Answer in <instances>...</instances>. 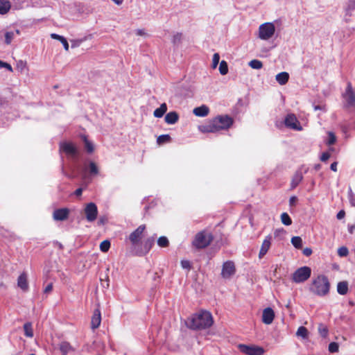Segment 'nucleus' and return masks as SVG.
<instances>
[{"label":"nucleus","instance_id":"obj_56","mask_svg":"<svg viewBox=\"0 0 355 355\" xmlns=\"http://www.w3.org/2000/svg\"><path fill=\"white\" fill-rule=\"evenodd\" d=\"M83 193V189L82 188H78L77 189L75 192H74V194L76 196H80Z\"/></svg>","mask_w":355,"mask_h":355},{"label":"nucleus","instance_id":"obj_7","mask_svg":"<svg viewBox=\"0 0 355 355\" xmlns=\"http://www.w3.org/2000/svg\"><path fill=\"white\" fill-rule=\"evenodd\" d=\"M275 31V25L267 22L261 24L259 28V37L261 40H267L272 37Z\"/></svg>","mask_w":355,"mask_h":355},{"label":"nucleus","instance_id":"obj_52","mask_svg":"<svg viewBox=\"0 0 355 355\" xmlns=\"http://www.w3.org/2000/svg\"><path fill=\"white\" fill-rule=\"evenodd\" d=\"M53 290V284H49L44 288V293H49L51 292Z\"/></svg>","mask_w":355,"mask_h":355},{"label":"nucleus","instance_id":"obj_61","mask_svg":"<svg viewBox=\"0 0 355 355\" xmlns=\"http://www.w3.org/2000/svg\"><path fill=\"white\" fill-rule=\"evenodd\" d=\"M99 223H101V224H104V223H105V220H104V219H103V218H100V220H99Z\"/></svg>","mask_w":355,"mask_h":355},{"label":"nucleus","instance_id":"obj_14","mask_svg":"<svg viewBox=\"0 0 355 355\" xmlns=\"http://www.w3.org/2000/svg\"><path fill=\"white\" fill-rule=\"evenodd\" d=\"M61 150L67 155L73 157L77 156L78 151L77 148L71 142H64L60 145Z\"/></svg>","mask_w":355,"mask_h":355},{"label":"nucleus","instance_id":"obj_49","mask_svg":"<svg viewBox=\"0 0 355 355\" xmlns=\"http://www.w3.org/2000/svg\"><path fill=\"white\" fill-rule=\"evenodd\" d=\"M181 266L187 270H190L191 268V263L188 260H182L181 261Z\"/></svg>","mask_w":355,"mask_h":355},{"label":"nucleus","instance_id":"obj_53","mask_svg":"<svg viewBox=\"0 0 355 355\" xmlns=\"http://www.w3.org/2000/svg\"><path fill=\"white\" fill-rule=\"evenodd\" d=\"M51 37L52 39H54V40H57L58 41H61V40L64 37L62 35H58L56 33H51Z\"/></svg>","mask_w":355,"mask_h":355},{"label":"nucleus","instance_id":"obj_23","mask_svg":"<svg viewBox=\"0 0 355 355\" xmlns=\"http://www.w3.org/2000/svg\"><path fill=\"white\" fill-rule=\"evenodd\" d=\"M85 171H88L91 176H96L99 174V168L97 164L93 161L88 163L87 166L85 167Z\"/></svg>","mask_w":355,"mask_h":355},{"label":"nucleus","instance_id":"obj_19","mask_svg":"<svg viewBox=\"0 0 355 355\" xmlns=\"http://www.w3.org/2000/svg\"><path fill=\"white\" fill-rule=\"evenodd\" d=\"M101 322V315L98 309H96L94 311L93 315L91 320V327L92 329H97Z\"/></svg>","mask_w":355,"mask_h":355},{"label":"nucleus","instance_id":"obj_62","mask_svg":"<svg viewBox=\"0 0 355 355\" xmlns=\"http://www.w3.org/2000/svg\"><path fill=\"white\" fill-rule=\"evenodd\" d=\"M77 46V44H76V42H75V41H73V42H72V45H71V46H72V47H75V46Z\"/></svg>","mask_w":355,"mask_h":355},{"label":"nucleus","instance_id":"obj_34","mask_svg":"<svg viewBox=\"0 0 355 355\" xmlns=\"http://www.w3.org/2000/svg\"><path fill=\"white\" fill-rule=\"evenodd\" d=\"M318 332L322 338H327L329 334V330L326 325L321 323L318 326Z\"/></svg>","mask_w":355,"mask_h":355},{"label":"nucleus","instance_id":"obj_28","mask_svg":"<svg viewBox=\"0 0 355 355\" xmlns=\"http://www.w3.org/2000/svg\"><path fill=\"white\" fill-rule=\"evenodd\" d=\"M11 4L8 0H0V14L5 15L10 9Z\"/></svg>","mask_w":355,"mask_h":355},{"label":"nucleus","instance_id":"obj_40","mask_svg":"<svg viewBox=\"0 0 355 355\" xmlns=\"http://www.w3.org/2000/svg\"><path fill=\"white\" fill-rule=\"evenodd\" d=\"M15 32H12V31H8L5 33V43L6 44H10V43L12 42V40L14 39L15 37Z\"/></svg>","mask_w":355,"mask_h":355},{"label":"nucleus","instance_id":"obj_37","mask_svg":"<svg viewBox=\"0 0 355 355\" xmlns=\"http://www.w3.org/2000/svg\"><path fill=\"white\" fill-rule=\"evenodd\" d=\"M296 334L303 338H306L308 337V329L305 327L301 326L297 329Z\"/></svg>","mask_w":355,"mask_h":355},{"label":"nucleus","instance_id":"obj_54","mask_svg":"<svg viewBox=\"0 0 355 355\" xmlns=\"http://www.w3.org/2000/svg\"><path fill=\"white\" fill-rule=\"evenodd\" d=\"M345 216V211L344 210H340L336 215V218L338 220L343 219Z\"/></svg>","mask_w":355,"mask_h":355},{"label":"nucleus","instance_id":"obj_11","mask_svg":"<svg viewBox=\"0 0 355 355\" xmlns=\"http://www.w3.org/2000/svg\"><path fill=\"white\" fill-rule=\"evenodd\" d=\"M236 268L234 263L232 261H227L223 263L221 271V276L225 279H229L234 275Z\"/></svg>","mask_w":355,"mask_h":355},{"label":"nucleus","instance_id":"obj_48","mask_svg":"<svg viewBox=\"0 0 355 355\" xmlns=\"http://www.w3.org/2000/svg\"><path fill=\"white\" fill-rule=\"evenodd\" d=\"M331 157V154L329 152H324L322 153L320 159V161L324 162H327Z\"/></svg>","mask_w":355,"mask_h":355},{"label":"nucleus","instance_id":"obj_39","mask_svg":"<svg viewBox=\"0 0 355 355\" xmlns=\"http://www.w3.org/2000/svg\"><path fill=\"white\" fill-rule=\"evenodd\" d=\"M249 66L254 69H259L262 68L263 64L259 60H252L249 62Z\"/></svg>","mask_w":355,"mask_h":355},{"label":"nucleus","instance_id":"obj_46","mask_svg":"<svg viewBox=\"0 0 355 355\" xmlns=\"http://www.w3.org/2000/svg\"><path fill=\"white\" fill-rule=\"evenodd\" d=\"M181 40H182V33H178L173 36L172 42L174 44H179L181 42Z\"/></svg>","mask_w":355,"mask_h":355},{"label":"nucleus","instance_id":"obj_13","mask_svg":"<svg viewBox=\"0 0 355 355\" xmlns=\"http://www.w3.org/2000/svg\"><path fill=\"white\" fill-rule=\"evenodd\" d=\"M284 123L286 126L288 128L297 130H302V127L300 126V123L294 114H288L285 118Z\"/></svg>","mask_w":355,"mask_h":355},{"label":"nucleus","instance_id":"obj_2","mask_svg":"<svg viewBox=\"0 0 355 355\" xmlns=\"http://www.w3.org/2000/svg\"><path fill=\"white\" fill-rule=\"evenodd\" d=\"M213 323L211 313L209 311L201 310L188 318L187 325L193 330H202L209 328Z\"/></svg>","mask_w":355,"mask_h":355},{"label":"nucleus","instance_id":"obj_8","mask_svg":"<svg viewBox=\"0 0 355 355\" xmlns=\"http://www.w3.org/2000/svg\"><path fill=\"white\" fill-rule=\"evenodd\" d=\"M238 348L242 353L246 355H263L264 354L263 347L254 345L239 344Z\"/></svg>","mask_w":355,"mask_h":355},{"label":"nucleus","instance_id":"obj_41","mask_svg":"<svg viewBox=\"0 0 355 355\" xmlns=\"http://www.w3.org/2000/svg\"><path fill=\"white\" fill-rule=\"evenodd\" d=\"M336 141V137L333 132H328V139L326 144L328 146L333 145Z\"/></svg>","mask_w":355,"mask_h":355},{"label":"nucleus","instance_id":"obj_63","mask_svg":"<svg viewBox=\"0 0 355 355\" xmlns=\"http://www.w3.org/2000/svg\"><path fill=\"white\" fill-rule=\"evenodd\" d=\"M15 33H16L17 35H20V31L19 29H17L15 31Z\"/></svg>","mask_w":355,"mask_h":355},{"label":"nucleus","instance_id":"obj_9","mask_svg":"<svg viewBox=\"0 0 355 355\" xmlns=\"http://www.w3.org/2000/svg\"><path fill=\"white\" fill-rule=\"evenodd\" d=\"M146 228V225H141L129 235L128 239L132 245L139 244L144 235Z\"/></svg>","mask_w":355,"mask_h":355},{"label":"nucleus","instance_id":"obj_22","mask_svg":"<svg viewBox=\"0 0 355 355\" xmlns=\"http://www.w3.org/2000/svg\"><path fill=\"white\" fill-rule=\"evenodd\" d=\"M193 113L197 116L204 117L209 114V108L207 105H202L194 108Z\"/></svg>","mask_w":355,"mask_h":355},{"label":"nucleus","instance_id":"obj_58","mask_svg":"<svg viewBox=\"0 0 355 355\" xmlns=\"http://www.w3.org/2000/svg\"><path fill=\"white\" fill-rule=\"evenodd\" d=\"M296 200L297 198L295 196H292L289 200L290 204L293 205Z\"/></svg>","mask_w":355,"mask_h":355},{"label":"nucleus","instance_id":"obj_24","mask_svg":"<svg viewBox=\"0 0 355 355\" xmlns=\"http://www.w3.org/2000/svg\"><path fill=\"white\" fill-rule=\"evenodd\" d=\"M178 119L179 115L175 111L167 113L164 117V121L167 124H175Z\"/></svg>","mask_w":355,"mask_h":355},{"label":"nucleus","instance_id":"obj_35","mask_svg":"<svg viewBox=\"0 0 355 355\" xmlns=\"http://www.w3.org/2000/svg\"><path fill=\"white\" fill-rule=\"evenodd\" d=\"M157 245L161 248H166L169 245L168 239L167 237L162 236L157 239Z\"/></svg>","mask_w":355,"mask_h":355},{"label":"nucleus","instance_id":"obj_21","mask_svg":"<svg viewBox=\"0 0 355 355\" xmlns=\"http://www.w3.org/2000/svg\"><path fill=\"white\" fill-rule=\"evenodd\" d=\"M59 349L62 355H67L68 353L75 351V349L67 341H62L59 344Z\"/></svg>","mask_w":355,"mask_h":355},{"label":"nucleus","instance_id":"obj_5","mask_svg":"<svg viewBox=\"0 0 355 355\" xmlns=\"http://www.w3.org/2000/svg\"><path fill=\"white\" fill-rule=\"evenodd\" d=\"M311 275V269L309 266H302L297 268L292 275V281L300 284L306 282Z\"/></svg>","mask_w":355,"mask_h":355},{"label":"nucleus","instance_id":"obj_44","mask_svg":"<svg viewBox=\"0 0 355 355\" xmlns=\"http://www.w3.org/2000/svg\"><path fill=\"white\" fill-rule=\"evenodd\" d=\"M348 198L352 206L355 207V195L352 192V189H349L348 192Z\"/></svg>","mask_w":355,"mask_h":355},{"label":"nucleus","instance_id":"obj_18","mask_svg":"<svg viewBox=\"0 0 355 355\" xmlns=\"http://www.w3.org/2000/svg\"><path fill=\"white\" fill-rule=\"evenodd\" d=\"M17 286L24 292H26L28 290V277L26 272H22L17 278Z\"/></svg>","mask_w":355,"mask_h":355},{"label":"nucleus","instance_id":"obj_10","mask_svg":"<svg viewBox=\"0 0 355 355\" xmlns=\"http://www.w3.org/2000/svg\"><path fill=\"white\" fill-rule=\"evenodd\" d=\"M84 211L86 218L89 222H93L96 219L98 216V208L95 203H88Z\"/></svg>","mask_w":355,"mask_h":355},{"label":"nucleus","instance_id":"obj_29","mask_svg":"<svg viewBox=\"0 0 355 355\" xmlns=\"http://www.w3.org/2000/svg\"><path fill=\"white\" fill-rule=\"evenodd\" d=\"M81 138L85 144V148L88 153H92L94 151L93 144L89 141L87 137L85 135H81Z\"/></svg>","mask_w":355,"mask_h":355},{"label":"nucleus","instance_id":"obj_33","mask_svg":"<svg viewBox=\"0 0 355 355\" xmlns=\"http://www.w3.org/2000/svg\"><path fill=\"white\" fill-rule=\"evenodd\" d=\"M281 221L286 226L292 224V219L286 212H284L281 214Z\"/></svg>","mask_w":355,"mask_h":355},{"label":"nucleus","instance_id":"obj_45","mask_svg":"<svg viewBox=\"0 0 355 355\" xmlns=\"http://www.w3.org/2000/svg\"><path fill=\"white\" fill-rule=\"evenodd\" d=\"M349 253L348 249L346 247H340L338 250V254L340 257H346Z\"/></svg>","mask_w":355,"mask_h":355},{"label":"nucleus","instance_id":"obj_16","mask_svg":"<svg viewBox=\"0 0 355 355\" xmlns=\"http://www.w3.org/2000/svg\"><path fill=\"white\" fill-rule=\"evenodd\" d=\"M155 239L153 237H149L146 239L144 243H143V248L140 251H138L137 252V254L139 256H143L146 254L151 249L153 245H154Z\"/></svg>","mask_w":355,"mask_h":355},{"label":"nucleus","instance_id":"obj_36","mask_svg":"<svg viewBox=\"0 0 355 355\" xmlns=\"http://www.w3.org/2000/svg\"><path fill=\"white\" fill-rule=\"evenodd\" d=\"M219 71L221 75H226L228 73V65L225 60L220 62Z\"/></svg>","mask_w":355,"mask_h":355},{"label":"nucleus","instance_id":"obj_30","mask_svg":"<svg viewBox=\"0 0 355 355\" xmlns=\"http://www.w3.org/2000/svg\"><path fill=\"white\" fill-rule=\"evenodd\" d=\"M24 335L26 337L32 338L33 336V331L32 324L30 322H26L24 324Z\"/></svg>","mask_w":355,"mask_h":355},{"label":"nucleus","instance_id":"obj_43","mask_svg":"<svg viewBox=\"0 0 355 355\" xmlns=\"http://www.w3.org/2000/svg\"><path fill=\"white\" fill-rule=\"evenodd\" d=\"M220 60V55L218 53H216L213 55L211 67L213 69H216L218 66Z\"/></svg>","mask_w":355,"mask_h":355},{"label":"nucleus","instance_id":"obj_4","mask_svg":"<svg viewBox=\"0 0 355 355\" xmlns=\"http://www.w3.org/2000/svg\"><path fill=\"white\" fill-rule=\"evenodd\" d=\"M214 240L211 233L202 230L198 232L192 241V246L197 250L205 249L208 247Z\"/></svg>","mask_w":355,"mask_h":355},{"label":"nucleus","instance_id":"obj_20","mask_svg":"<svg viewBox=\"0 0 355 355\" xmlns=\"http://www.w3.org/2000/svg\"><path fill=\"white\" fill-rule=\"evenodd\" d=\"M302 180L303 175L302 171L300 170L295 171L291 182V189H295L302 181Z\"/></svg>","mask_w":355,"mask_h":355},{"label":"nucleus","instance_id":"obj_27","mask_svg":"<svg viewBox=\"0 0 355 355\" xmlns=\"http://www.w3.org/2000/svg\"><path fill=\"white\" fill-rule=\"evenodd\" d=\"M167 111V105L165 103L161 104L159 107L155 110L153 115L155 117L161 118Z\"/></svg>","mask_w":355,"mask_h":355},{"label":"nucleus","instance_id":"obj_25","mask_svg":"<svg viewBox=\"0 0 355 355\" xmlns=\"http://www.w3.org/2000/svg\"><path fill=\"white\" fill-rule=\"evenodd\" d=\"M289 74L287 72H281L277 74L276 80L281 85H284L288 81Z\"/></svg>","mask_w":355,"mask_h":355},{"label":"nucleus","instance_id":"obj_51","mask_svg":"<svg viewBox=\"0 0 355 355\" xmlns=\"http://www.w3.org/2000/svg\"><path fill=\"white\" fill-rule=\"evenodd\" d=\"M312 252L313 251L310 248H306L303 250V254L306 257H309L310 255H311Z\"/></svg>","mask_w":355,"mask_h":355},{"label":"nucleus","instance_id":"obj_12","mask_svg":"<svg viewBox=\"0 0 355 355\" xmlns=\"http://www.w3.org/2000/svg\"><path fill=\"white\" fill-rule=\"evenodd\" d=\"M69 214L70 210L67 207L57 209L53 213V218L56 221H64L68 219Z\"/></svg>","mask_w":355,"mask_h":355},{"label":"nucleus","instance_id":"obj_64","mask_svg":"<svg viewBox=\"0 0 355 355\" xmlns=\"http://www.w3.org/2000/svg\"><path fill=\"white\" fill-rule=\"evenodd\" d=\"M353 228H354L353 227H351L349 228V232H350L351 234H352V233H353Z\"/></svg>","mask_w":355,"mask_h":355},{"label":"nucleus","instance_id":"obj_6","mask_svg":"<svg viewBox=\"0 0 355 355\" xmlns=\"http://www.w3.org/2000/svg\"><path fill=\"white\" fill-rule=\"evenodd\" d=\"M345 99L344 108L349 110L355 108V93L352 89L351 83H348L345 92L343 94Z\"/></svg>","mask_w":355,"mask_h":355},{"label":"nucleus","instance_id":"obj_60","mask_svg":"<svg viewBox=\"0 0 355 355\" xmlns=\"http://www.w3.org/2000/svg\"><path fill=\"white\" fill-rule=\"evenodd\" d=\"M320 168H321V165H320V164H315V165L314 166V168H315L316 171L320 170Z\"/></svg>","mask_w":355,"mask_h":355},{"label":"nucleus","instance_id":"obj_15","mask_svg":"<svg viewBox=\"0 0 355 355\" xmlns=\"http://www.w3.org/2000/svg\"><path fill=\"white\" fill-rule=\"evenodd\" d=\"M275 318V312L274 311L270 308H266L263 311L262 314V322L266 324H270Z\"/></svg>","mask_w":355,"mask_h":355},{"label":"nucleus","instance_id":"obj_42","mask_svg":"<svg viewBox=\"0 0 355 355\" xmlns=\"http://www.w3.org/2000/svg\"><path fill=\"white\" fill-rule=\"evenodd\" d=\"M328 350L330 353H336L339 350V345L338 343L331 342L329 343Z\"/></svg>","mask_w":355,"mask_h":355},{"label":"nucleus","instance_id":"obj_55","mask_svg":"<svg viewBox=\"0 0 355 355\" xmlns=\"http://www.w3.org/2000/svg\"><path fill=\"white\" fill-rule=\"evenodd\" d=\"M337 165H338V162H333L331 166H330V168L331 171H334V172H336L338 171L337 169Z\"/></svg>","mask_w":355,"mask_h":355},{"label":"nucleus","instance_id":"obj_50","mask_svg":"<svg viewBox=\"0 0 355 355\" xmlns=\"http://www.w3.org/2000/svg\"><path fill=\"white\" fill-rule=\"evenodd\" d=\"M60 42L62 44L63 46H64V49H65V51H69V43L67 42V40H66L65 37H63Z\"/></svg>","mask_w":355,"mask_h":355},{"label":"nucleus","instance_id":"obj_1","mask_svg":"<svg viewBox=\"0 0 355 355\" xmlns=\"http://www.w3.org/2000/svg\"><path fill=\"white\" fill-rule=\"evenodd\" d=\"M233 123L234 119L229 115H218L207 123L199 125L198 129L203 133L216 132L223 130H228Z\"/></svg>","mask_w":355,"mask_h":355},{"label":"nucleus","instance_id":"obj_31","mask_svg":"<svg viewBox=\"0 0 355 355\" xmlns=\"http://www.w3.org/2000/svg\"><path fill=\"white\" fill-rule=\"evenodd\" d=\"M291 243L297 249H301L302 248V239L300 236H293L291 239Z\"/></svg>","mask_w":355,"mask_h":355},{"label":"nucleus","instance_id":"obj_26","mask_svg":"<svg viewBox=\"0 0 355 355\" xmlns=\"http://www.w3.org/2000/svg\"><path fill=\"white\" fill-rule=\"evenodd\" d=\"M337 291L340 295H346L348 292V282L347 281L338 282L337 284Z\"/></svg>","mask_w":355,"mask_h":355},{"label":"nucleus","instance_id":"obj_47","mask_svg":"<svg viewBox=\"0 0 355 355\" xmlns=\"http://www.w3.org/2000/svg\"><path fill=\"white\" fill-rule=\"evenodd\" d=\"M3 67L7 69L10 72L13 71L12 67H11V65L10 64L3 62L2 60H0V68H3Z\"/></svg>","mask_w":355,"mask_h":355},{"label":"nucleus","instance_id":"obj_57","mask_svg":"<svg viewBox=\"0 0 355 355\" xmlns=\"http://www.w3.org/2000/svg\"><path fill=\"white\" fill-rule=\"evenodd\" d=\"M137 35L139 36H142L145 35V32L142 29H138L137 30Z\"/></svg>","mask_w":355,"mask_h":355},{"label":"nucleus","instance_id":"obj_59","mask_svg":"<svg viewBox=\"0 0 355 355\" xmlns=\"http://www.w3.org/2000/svg\"><path fill=\"white\" fill-rule=\"evenodd\" d=\"M117 5H121L123 3V0H112Z\"/></svg>","mask_w":355,"mask_h":355},{"label":"nucleus","instance_id":"obj_38","mask_svg":"<svg viewBox=\"0 0 355 355\" xmlns=\"http://www.w3.org/2000/svg\"><path fill=\"white\" fill-rule=\"evenodd\" d=\"M110 241L108 240H104L100 244V250L103 252H107L110 248Z\"/></svg>","mask_w":355,"mask_h":355},{"label":"nucleus","instance_id":"obj_17","mask_svg":"<svg viewBox=\"0 0 355 355\" xmlns=\"http://www.w3.org/2000/svg\"><path fill=\"white\" fill-rule=\"evenodd\" d=\"M272 236L268 235L263 240L259 253V257L261 259L268 251L271 245Z\"/></svg>","mask_w":355,"mask_h":355},{"label":"nucleus","instance_id":"obj_3","mask_svg":"<svg viewBox=\"0 0 355 355\" xmlns=\"http://www.w3.org/2000/svg\"><path fill=\"white\" fill-rule=\"evenodd\" d=\"M331 284L329 278L324 275H318L313 277L309 286V291L312 294L324 297L329 293Z\"/></svg>","mask_w":355,"mask_h":355},{"label":"nucleus","instance_id":"obj_32","mask_svg":"<svg viewBox=\"0 0 355 355\" xmlns=\"http://www.w3.org/2000/svg\"><path fill=\"white\" fill-rule=\"evenodd\" d=\"M171 137L169 135H161L157 139V143L159 145H162L165 143L170 142Z\"/></svg>","mask_w":355,"mask_h":355}]
</instances>
